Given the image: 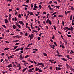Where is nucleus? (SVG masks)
Wrapping results in <instances>:
<instances>
[{"mask_svg":"<svg viewBox=\"0 0 74 74\" xmlns=\"http://www.w3.org/2000/svg\"><path fill=\"white\" fill-rule=\"evenodd\" d=\"M70 70H71V71H73V72H74V69H72V67H71L70 66H69Z\"/></svg>","mask_w":74,"mask_h":74,"instance_id":"nucleus-10","label":"nucleus"},{"mask_svg":"<svg viewBox=\"0 0 74 74\" xmlns=\"http://www.w3.org/2000/svg\"><path fill=\"white\" fill-rule=\"evenodd\" d=\"M30 15H34V14H33V13L32 12H30Z\"/></svg>","mask_w":74,"mask_h":74,"instance_id":"nucleus-24","label":"nucleus"},{"mask_svg":"<svg viewBox=\"0 0 74 74\" xmlns=\"http://www.w3.org/2000/svg\"><path fill=\"white\" fill-rule=\"evenodd\" d=\"M19 50H20V48L17 49L15 50V51H14V52H16V51H19Z\"/></svg>","mask_w":74,"mask_h":74,"instance_id":"nucleus-15","label":"nucleus"},{"mask_svg":"<svg viewBox=\"0 0 74 74\" xmlns=\"http://www.w3.org/2000/svg\"><path fill=\"white\" fill-rule=\"evenodd\" d=\"M34 68H32V69H30L28 70V72L29 73H32V72H33V70H34Z\"/></svg>","mask_w":74,"mask_h":74,"instance_id":"nucleus-4","label":"nucleus"},{"mask_svg":"<svg viewBox=\"0 0 74 74\" xmlns=\"http://www.w3.org/2000/svg\"><path fill=\"white\" fill-rule=\"evenodd\" d=\"M66 68L67 69H69V64L66 63Z\"/></svg>","mask_w":74,"mask_h":74,"instance_id":"nucleus-8","label":"nucleus"},{"mask_svg":"<svg viewBox=\"0 0 74 74\" xmlns=\"http://www.w3.org/2000/svg\"><path fill=\"white\" fill-rule=\"evenodd\" d=\"M49 69L50 70H52V66H50Z\"/></svg>","mask_w":74,"mask_h":74,"instance_id":"nucleus-53","label":"nucleus"},{"mask_svg":"<svg viewBox=\"0 0 74 74\" xmlns=\"http://www.w3.org/2000/svg\"><path fill=\"white\" fill-rule=\"evenodd\" d=\"M53 43H54V45H55L56 46H57V44H56V42H54Z\"/></svg>","mask_w":74,"mask_h":74,"instance_id":"nucleus-32","label":"nucleus"},{"mask_svg":"<svg viewBox=\"0 0 74 74\" xmlns=\"http://www.w3.org/2000/svg\"><path fill=\"white\" fill-rule=\"evenodd\" d=\"M28 15H26V17L25 18L26 19H28Z\"/></svg>","mask_w":74,"mask_h":74,"instance_id":"nucleus-48","label":"nucleus"},{"mask_svg":"<svg viewBox=\"0 0 74 74\" xmlns=\"http://www.w3.org/2000/svg\"><path fill=\"white\" fill-rule=\"evenodd\" d=\"M71 53H74V51H73V50H71Z\"/></svg>","mask_w":74,"mask_h":74,"instance_id":"nucleus-62","label":"nucleus"},{"mask_svg":"<svg viewBox=\"0 0 74 74\" xmlns=\"http://www.w3.org/2000/svg\"><path fill=\"white\" fill-rule=\"evenodd\" d=\"M28 57H29V55H27L25 57V58L26 59V58H27Z\"/></svg>","mask_w":74,"mask_h":74,"instance_id":"nucleus-23","label":"nucleus"},{"mask_svg":"<svg viewBox=\"0 0 74 74\" xmlns=\"http://www.w3.org/2000/svg\"><path fill=\"white\" fill-rule=\"evenodd\" d=\"M53 2L54 3H55V4H58L57 1H53Z\"/></svg>","mask_w":74,"mask_h":74,"instance_id":"nucleus-59","label":"nucleus"},{"mask_svg":"<svg viewBox=\"0 0 74 74\" xmlns=\"http://www.w3.org/2000/svg\"><path fill=\"white\" fill-rule=\"evenodd\" d=\"M62 22L63 25V26H64V22L63 21H62Z\"/></svg>","mask_w":74,"mask_h":74,"instance_id":"nucleus-28","label":"nucleus"},{"mask_svg":"<svg viewBox=\"0 0 74 74\" xmlns=\"http://www.w3.org/2000/svg\"><path fill=\"white\" fill-rule=\"evenodd\" d=\"M33 67V65H32L31 66H28V68H31Z\"/></svg>","mask_w":74,"mask_h":74,"instance_id":"nucleus-21","label":"nucleus"},{"mask_svg":"<svg viewBox=\"0 0 74 74\" xmlns=\"http://www.w3.org/2000/svg\"><path fill=\"white\" fill-rule=\"evenodd\" d=\"M39 71V72H42V70H41L40 69L39 71Z\"/></svg>","mask_w":74,"mask_h":74,"instance_id":"nucleus-63","label":"nucleus"},{"mask_svg":"<svg viewBox=\"0 0 74 74\" xmlns=\"http://www.w3.org/2000/svg\"><path fill=\"white\" fill-rule=\"evenodd\" d=\"M42 64V63H38L36 64V66H39V65H41Z\"/></svg>","mask_w":74,"mask_h":74,"instance_id":"nucleus-18","label":"nucleus"},{"mask_svg":"<svg viewBox=\"0 0 74 74\" xmlns=\"http://www.w3.org/2000/svg\"><path fill=\"white\" fill-rule=\"evenodd\" d=\"M64 42L66 45H67V41H66L65 40H64Z\"/></svg>","mask_w":74,"mask_h":74,"instance_id":"nucleus-51","label":"nucleus"},{"mask_svg":"<svg viewBox=\"0 0 74 74\" xmlns=\"http://www.w3.org/2000/svg\"><path fill=\"white\" fill-rule=\"evenodd\" d=\"M42 66V67H44L45 66H44V64L42 63L41 65Z\"/></svg>","mask_w":74,"mask_h":74,"instance_id":"nucleus-60","label":"nucleus"},{"mask_svg":"<svg viewBox=\"0 0 74 74\" xmlns=\"http://www.w3.org/2000/svg\"><path fill=\"white\" fill-rule=\"evenodd\" d=\"M28 29H29V31H32V29H30V27H28Z\"/></svg>","mask_w":74,"mask_h":74,"instance_id":"nucleus-61","label":"nucleus"},{"mask_svg":"<svg viewBox=\"0 0 74 74\" xmlns=\"http://www.w3.org/2000/svg\"><path fill=\"white\" fill-rule=\"evenodd\" d=\"M56 53L58 54L57 55L56 54L55 55V56H58V57H61L62 56V55H60V53H59V51H57Z\"/></svg>","mask_w":74,"mask_h":74,"instance_id":"nucleus-2","label":"nucleus"},{"mask_svg":"<svg viewBox=\"0 0 74 74\" xmlns=\"http://www.w3.org/2000/svg\"><path fill=\"white\" fill-rule=\"evenodd\" d=\"M48 7L49 8V9L50 10H51V7L50 6V5H48Z\"/></svg>","mask_w":74,"mask_h":74,"instance_id":"nucleus-22","label":"nucleus"},{"mask_svg":"<svg viewBox=\"0 0 74 74\" xmlns=\"http://www.w3.org/2000/svg\"><path fill=\"white\" fill-rule=\"evenodd\" d=\"M19 59H20V60H22V55H20V56L19 57Z\"/></svg>","mask_w":74,"mask_h":74,"instance_id":"nucleus-5","label":"nucleus"},{"mask_svg":"<svg viewBox=\"0 0 74 74\" xmlns=\"http://www.w3.org/2000/svg\"><path fill=\"white\" fill-rule=\"evenodd\" d=\"M43 55L45 56H47V54H46L45 53H43Z\"/></svg>","mask_w":74,"mask_h":74,"instance_id":"nucleus-33","label":"nucleus"},{"mask_svg":"<svg viewBox=\"0 0 74 74\" xmlns=\"http://www.w3.org/2000/svg\"><path fill=\"white\" fill-rule=\"evenodd\" d=\"M30 2V0H27L26 1V3H29Z\"/></svg>","mask_w":74,"mask_h":74,"instance_id":"nucleus-46","label":"nucleus"},{"mask_svg":"<svg viewBox=\"0 0 74 74\" xmlns=\"http://www.w3.org/2000/svg\"><path fill=\"white\" fill-rule=\"evenodd\" d=\"M20 44V43H16L15 44V45H19Z\"/></svg>","mask_w":74,"mask_h":74,"instance_id":"nucleus-30","label":"nucleus"},{"mask_svg":"<svg viewBox=\"0 0 74 74\" xmlns=\"http://www.w3.org/2000/svg\"><path fill=\"white\" fill-rule=\"evenodd\" d=\"M33 10H34V11L36 10H37V9H36V8H33Z\"/></svg>","mask_w":74,"mask_h":74,"instance_id":"nucleus-52","label":"nucleus"},{"mask_svg":"<svg viewBox=\"0 0 74 74\" xmlns=\"http://www.w3.org/2000/svg\"><path fill=\"white\" fill-rule=\"evenodd\" d=\"M71 10L72 11H74V8H73V7H71Z\"/></svg>","mask_w":74,"mask_h":74,"instance_id":"nucleus-54","label":"nucleus"},{"mask_svg":"<svg viewBox=\"0 0 74 74\" xmlns=\"http://www.w3.org/2000/svg\"><path fill=\"white\" fill-rule=\"evenodd\" d=\"M22 36H18V35H17L15 36V37H17V38H21Z\"/></svg>","mask_w":74,"mask_h":74,"instance_id":"nucleus-11","label":"nucleus"},{"mask_svg":"<svg viewBox=\"0 0 74 74\" xmlns=\"http://www.w3.org/2000/svg\"><path fill=\"white\" fill-rule=\"evenodd\" d=\"M58 67H62V65L59 64L58 65Z\"/></svg>","mask_w":74,"mask_h":74,"instance_id":"nucleus-42","label":"nucleus"},{"mask_svg":"<svg viewBox=\"0 0 74 74\" xmlns=\"http://www.w3.org/2000/svg\"><path fill=\"white\" fill-rule=\"evenodd\" d=\"M17 21V18H16V17H15L14 18V21L16 22Z\"/></svg>","mask_w":74,"mask_h":74,"instance_id":"nucleus-44","label":"nucleus"},{"mask_svg":"<svg viewBox=\"0 0 74 74\" xmlns=\"http://www.w3.org/2000/svg\"><path fill=\"white\" fill-rule=\"evenodd\" d=\"M31 8H33V4H31Z\"/></svg>","mask_w":74,"mask_h":74,"instance_id":"nucleus-56","label":"nucleus"},{"mask_svg":"<svg viewBox=\"0 0 74 74\" xmlns=\"http://www.w3.org/2000/svg\"><path fill=\"white\" fill-rule=\"evenodd\" d=\"M2 26H3V27H4L5 29H6V28H7V27H6L5 26V25H2Z\"/></svg>","mask_w":74,"mask_h":74,"instance_id":"nucleus-43","label":"nucleus"},{"mask_svg":"<svg viewBox=\"0 0 74 74\" xmlns=\"http://www.w3.org/2000/svg\"><path fill=\"white\" fill-rule=\"evenodd\" d=\"M8 49H9V48L7 47L4 49V51H7V50H8Z\"/></svg>","mask_w":74,"mask_h":74,"instance_id":"nucleus-14","label":"nucleus"},{"mask_svg":"<svg viewBox=\"0 0 74 74\" xmlns=\"http://www.w3.org/2000/svg\"><path fill=\"white\" fill-rule=\"evenodd\" d=\"M56 13H57V12H55L54 13H53L52 14V15H55V14H56Z\"/></svg>","mask_w":74,"mask_h":74,"instance_id":"nucleus-36","label":"nucleus"},{"mask_svg":"<svg viewBox=\"0 0 74 74\" xmlns=\"http://www.w3.org/2000/svg\"><path fill=\"white\" fill-rule=\"evenodd\" d=\"M35 70H35L36 71H38V68H37L36 67V68Z\"/></svg>","mask_w":74,"mask_h":74,"instance_id":"nucleus-49","label":"nucleus"},{"mask_svg":"<svg viewBox=\"0 0 74 74\" xmlns=\"http://www.w3.org/2000/svg\"><path fill=\"white\" fill-rule=\"evenodd\" d=\"M29 38H30V40H32V38H33V37H32V36H31L30 35H29Z\"/></svg>","mask_w":74,"mask_h":74,"instance_id":"nucleus-13","label":"nucleus"},{"mask_svg":"<svg viewBox=\"0 0 74 74\" xmlns=\"http://www.w3.org/2000/svg\"><path fill=\"white\" fill-rule=\"evenodd\" d=\"M58 16V17H59L60 18V17H61V18H62L63 16L62 15H59Z\"/></svg>","mask_w":74,"mask_h":74,"instance_id":"nucleus-45","label":"nucleus"},{"mask_svg":"<svg viewBox=\"0 0 74 74\" xmlns=\"http://www.w3.org/2000/svg\"><path fill=\"white\" fill-rule=\"evenodd\" d=\"M53 27H54L55 30H56V27L54 25L53 26Z\"/></svg>","mask_w":74,"mask_h":74,"instance_id":"nucleus-50","label":"nucleus"},{"mask_svg":"<svg viewBox=\"0 0 74 74\" xmlns=\"http://www.w3.org/2000/svg\"><path fill=\"white\" fill-rule=\"evenodd\" d=\"M7 67H9V68H10V67H12V64H10L9 65H8L7 66Z\"/></svg>","mask_w":74,"mask_h":74,"instance_id":"nucleus-7","label":"nucleus"},{"mask_svg":"<svg viewBox=\"0 0 74 74\" xmlns=\"http://www.w3.org/2000/svg\"><path fill=\"white\" fill-rule=\"evenodd\" d=\"M4 21L5 22V23H8V19H7V18H5L4 19Z\"/></svg>","mask_w":74,"mask_h":74,"instance_id":"nucleus-6","label":"nucleus"},{"mask_svg":"<svg viewBox=\"0 0 74 74\" xmlns=\"http://www.w3.org/2000/svg\"><path fill=\"white\" fill-rule=\"evenodd\" d=\"M33 32H35V33H37L38 32V31H35L34 30H33Z\"/></svg>","mask_w":74,"mask_h":74,"instance_id":"nucleus-35","label":"nucleus"},{"mask_svg":"<svg viewBox=\"0 0 74 74\" xmlns=\"http://www.w3.org/2000/svg\"><path fill=\"white\" fill-rule=\"evenodd\" d=\"M66 56L68 59H69L70 58V56L69 55H67Z\"/></svg>","mask_w":74,"mask_h":74,"instance_id":"nucleus-29","label":"nucleus"},{"mask_svg":"<svg viewBox=\"0 0 74 74\" xmlns=\"http://www.w3.org/2000/svg\"><path fill=\"white\" fill-rule=\"evenodd\" d=\"M22 5L23 7H28V5H27L23 4V5Z\"/></svg>","mask_w":74,"mask_h":74,"instance_id":"nucleus-17","label":"nucleus"},{"mask_svg":"<svg viewBox=\"0 0 74 74\" xmlns=\"http://www.w3.org/2000/svg\"><path fill=\"white\" fill-rule=\"evenodd\" d=\"M69 29V28L68 27H65L64 28V30H68Z\"/></svg>","mask_w":74,"mask_h":74,"instance_id":"nucleus-16","label":"nucleus"},{"mask_svg":"<svg viewBox=\"0 0 74 74\" xmlns=\"http://www.w3.org/2000/svg\"><path fill=\"white\" fill-rule=\"evenodd\" d=\"M18 23H20V25H22V26H23L24 25V23L22 21H20L18 22Z\"/></svg>","mask_w":74,"mask_h":74,"instance_id":"nucleus-3","label":"nucleus"},{"mask_svg":"<svg viewBox=\"0 0 74 74\" xmlns=\"http://www.w3.org/2000/svg\"><path fill=\"white\" fill-rule=\"evenodd\" d=\"M25 35V36H27V33H26Z\"/></svg>","mask_w":74,"mask_h":74,"instance_id":"nucleus-64","label":"nucleus"},{"mask_svg":"<svg viewBox=\"0 0 74 74\" xmlns=\"http://www.w3.org/2000/svg\"><path fill=\"white\" fill-rule=\"evenodd\" d=\"M56 7V8H59V7H60V6H58V5H56L55 6Z\"/></svg>","mask_w":74,"mask_h":74,"instance_id":"nucleus-47","label":"nucleus"},{"mask_svg":"<svg viewBox=\"0 0 74 74\" xmlns=\"http://www.w3.org/2000/svg\"><path fill=\"white\" fill-rule=\"evenodd\" d=\"M31 36L33 37V38L34 37V34H32L31 35Z\"/></svg>","mask_w":74,"mask_h":74,"instance_id":"nucleus-55","label":"nucleus"},{"mask_svg":"<svg viewBox=\"0 0 74 74\" xmlns=\"http://www.w3.org/2000/svg\"><path fill=\"white\" fill-rule=\"evenodd\" d=\"M70 29H71V31H73V27L72 26L71 27Z\"/></svg>","mask_w":74,"mask_h":74,"instance_id":"nucleus-26","label":"nucleus"},{"mask_svg":"<svg viewBox=\"0 0 74 74\" xmlns=\"http://www.w3.org/2000/svg\"><path fill=\"white\" fill-rule=\"evenodd\" d=\"M42 8V6H41V5H39V8H40V9H41V8Z\"/></svg>","mask_w":74,"mask_h":74,"instance_id":"nucleus-34","label":"nucleus"},{"mask_svg":"<svg viewBox=\"0 0 74 74\" xmlns=\"http://www.w3.org/2000/svg\"><path fill=\"white\" fill-rule=\"evenodd\" d=\"M16 27H16V25H13V29H16Z\"/></svg>","mask_w":74,"mask_h":74,"instance_id":"nucleus-9","label":"nucleus"},{"mask_svg":"<svg viewBox=\"0 0 74 74\" xmlns=\"http://www.w3.org/2000/svg\"><path fill=\"white\" fill-rule=\"evenodd\" d=\"M31 27V28L32 29H34V27H33V23H31L30 25Z\"/></svg>","mask_w":74,"mask_h":74,"instance_id":"nucleus-12","label":"nucleus"},{"mask_svg":"<svg viewBox=\"0 0 74 74\" xmlns=\"http://www.w3.org/2000/svg\"><path fill=\"white\" fill-rule=\"evenodd\" d=\"M70 20H71V21H72V15H71V16L70 17Z\"/></svg>","mask_w":74,"mask_h":74,"instance_id":"nucleus-19","label":"nucleus"},{"mask_svg":"<svg viewBox=\"0 0 74 74\" xmlns=\"http://www.w3.org/2000/svg\"><path fill=\"white\" fill-rule=\"evenodd\" d=\"M52 39L54 40L55 39V36H52L51 37Z\"/></svg>","mask_w":74,"mask_h":74,"instance_id":"nucleus-58","label":"nucleus"},{"mask_svg":"<svg viewBox=\"0 0 74 74\" xmlns=\"http://www.w3.org/2000/svg\"><path fill=\"white\" fill-rule=\"evenodd\" d=\"M34 8H38V6H34Z\"/></svg>","mask_w":74,"mask_h":74,"instance_id":"nucleus-38","label":"nucleus"},{"mask_svg":"<svg viewBox=\"0 0 74 74\" xmlns=\"http://www.w3.org/2000/svg\"><path fill=\"white\" fill-rule=\"evenodd\" d=\"M18 16V17H19V18H21V14H19Z\"/></svg>","mask_w":74,"mask_h":74,"instance_id":"nucleus-31","label":"nucleus"},{"mask_svg":"<svg viewBox=\"0 0 74 74\" xmlns=\"http://www.w3.org/2000/svg\"><path fill=\"white\" fill-rule=\"evenodd\" d=\"M11 11H12V9H9V12H10Z\"/></svg>","mask_w":74,"mask_h":74,"instance_id":"nucleus-25","label":"nucleus"},{"mask_svg":"<svg viewBox=\"0 0 74 74\" xmlns=\"http://www.w3.org/2000/svg\"><path fill=\"white\" fill-rule=\"evenodd\" d=\"M18 48V46H15L14 47V49H16V48Z\"/></svg>","mask_w":74,"mask_h":74,"instance_id":"nucleus-39","label":"nucleus"},{"mask_svg":"<svg viewBox=\"0 0 74 74\" xmlns=\"http://www.w3.org/2000/svg\"><path fill=\"white\" fill-rule=\"evenodd\" d=\"M46 23H49V25H52V22L49 19H48L46 21Z\"/></svg>","mask_w":74,"mask_h":74,"instance_id":"nucleus-1","label":"nucleus"},{"mask_svg":"<svg viewBox=\"0 0 74 74\" xmlns=\"http://www.w3.org/2000/svg\"><path fill=\"white\" fill-rule=\"evenodd\" d=\"M33 51H38V49H33Z\"/></svg>","mask_w":74,"mask_h":74,"instance_id":"nucleus-37","label":"nucleus"},{"mask_svg":"<svg viewBox=\"0 0 74 74\" xmlns=\"http://www.w3.org/2000/svg\"><path fill=\"white\" fill-rule=\"evenodd\" d=\"M26 69H27V68H25L23 69V71L24 72L26 70Z\"/></svg>","mask_w":74,"mask_h":74,"instance_id":"nucleus-20","label":"nucleus"},{"mask_svg":"<svg viewBox=\"0 0 74 74\" xmlns=\"http://www.w3.org/2000/svg\"><path fill=\"white\" fill-rule=\"evenodd\" d=\"M58 70H61V68L60 67L58 68Z\"/></svg>","mask_w":74,"mask_h":74,"instance_id":"nucleus-57","label":"nucleus"},{"mask_svg":"<svg viewBox=\"0 0 74 74\" xmlns=\"http://www.w3.org/2000/svg\"><path fill=\"white\" fill-rule=\"evenodd\" d=\"M67 36H68V37H71V36L70 35H67Z\"/></svg>","mask_w":74,"mask_h":74,"instance_id":"nucleus-40","label":"nucleus"},{"mask_svg":"<svg viewBox=\"0 0 74 74\" xmlns=\"http://www.w3.org/2000/svg\"><path fill=\"white\" fill-rule=\"evenodd\" d=\"M37 39L39 41L40 40H41V38H40V37H38L37 38Z\"/></svg>","mask_w":74,"mask_h":74,"instance_id":"nucleus-41","label":"nucleus"},{"mask_svg":"<svg viewBox=\"0 0 74 74\" xmlns=\"http://www.w3.org/2000/svg\"><path fill=\"white\" fill-rule=\"evenodd\" d=\"M62 60H63L64 61H67V60L66 59L62 58Z\"/></svg>","mask_w":74,"mask_h":74,"instance_id":"nucleus-27","label":"nucleus"}]
</instances>
